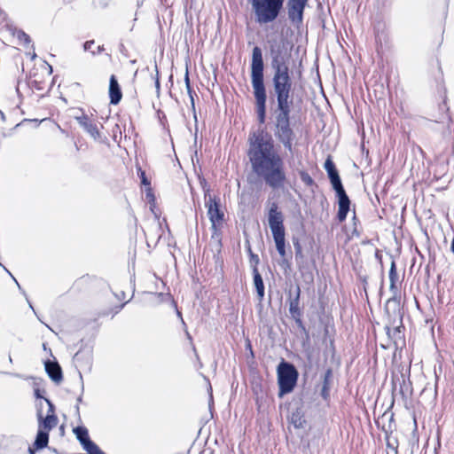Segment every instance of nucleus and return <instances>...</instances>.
<instances>
[{
    "label": "nucleus",
    "instance_id": "obj_13",
    "mask_svg": "<svg viewBox=\"0 0 454 454\" xmlns=\"http://www.w3.org/2000/svg\"><path fill=\"white\" fill-rule=\"evenodd\" d=\"M337 197L339 205L337 217L340 222H343L347 217L348 212L349 211L350 200L346 192L337 193Z\"/></svg>",
    "mask_w": 454,
    "mask_h": 454
},
{
    "label": "nucleus",
    "instance_id": "obj_39",
    "mask_svg": "<svg viewBox=\"0 0 454 454\" xmlns=\"http://www.w3.org/2000/svg\"><path fill=\"white\" fill-rule=\"evenodd\" d=\"M29 307L35 311V309H34V308H33L31 303H29Z\"/></svg>",
    "mask_w": 454,
    "mask_h": 454
},
{
    "label": "nucleus",
    "instance_id": "obj_29",
    "mask_svg": "<svg viewBox=\"0 0 454 454\" xmlns=\"http://www.w3.org/2000/svg\"><path fill=\"white\" fill-rule=\"evenodd\" d=\"M184 81H185V85H186L188 93L190 94V97L192 98V102L193 103V98H192V89H191V85H190V79H189L188 70L186 71Z\"/></svg>",
    "mask_w": 454,
    "mask_h": 454
},
{
    "label": "nucleus",
    "instance_id": "obj_43",
    "mask_svg": "<svg viewBox=\"0 0 454 454\" xmlns=\"http://www.w3.org/2000/svg\"><path fill=\"white\" fill-rule=\"evenodd\" d=\"M250 1L252 2V4L254 3V0H250Z\"/></svg>",
    "mask_w": 454,
    "mask_h": 454
},
{
    "label": "nucleus",
    "instance_id": "obj_33",
    "mask_svg": "<svg viewBox=\"0 0 454 454\" xmlns=\"http://www.w3.org/2000/svg\"><path fill=\"white\" fill-rule=\"evenodd\" d=\"M451 251L454 254V238H453V239L451 241Z\"/></svg>",
    "mask_w": 454,
    "mask_h": 454
},
{
    "label": "nucleus",
    "instance_id": "obj_3",
    "mask_svg": "<svg viewBox=\"0 0 454 454\" xmlns=\"http://www.w3.org/2000/svg\"><path fill=\"white\" fill-rule=\"evenodd\" d=\"M268 223L272 233L277 251L282 258V264H285L286 262V252L284 215L278 208V206L276 202L270 204L268 211Z\"/></svg>",
    "mask_w": 454,
    "mask_h": 454
},
{
    "label": "nucleus",
    "instance_id": "obj_36",
    "mask_svg": "<svg viewBox=\"0 0 454 454\" xmlns=\"http://www.w3.org/2000/svg\"><path fill=\"white\" fill-rule=\"evenodd\" d=\"M29 452H30V454H35V451L32 448H29Z\"/></svg>",
    "mask_w": 454,
    "mask_h": 454
},
{
    "label": "nucleus",
    "instance_id": "obj_19",
    "mask_svg": "<svg viewBox=\"0 0 454 454\" xmlns=\"http://www.w3.org/2000/svg\"><path fill=\"white\" fill-rule=\"evenodd\" d=\"M253 275H254V284L257 294L260 299H262L264 296V285H263L262 278L261 274L259 273L256 267H254L253 270Z\"/></svg>",
    "mask_w": 454,
    "mask_h": 454
},
{
    "label": "nucleus",
    "instance_id": "obj_31",
    "mask_svg": "<svg viewBox=\"0 0 454 454\" xmlns=\"http://www.w3.org/2000/svg\"><path fill=\"white\" fill-rule=\"evenodd\" d=\"M35 395L36 398H43L39 388L35 389Z\"/></svg>",
    "mask_w": 454,
    "mask_h": 454
},
{
    "label": "nucleus",
    "instance_id": "obj_42",
    "mask_svg": "<svg viewBox=\"0 0 454 454\" xmlns=\"http://www.w3.org/2000/svg\"><path fill=\"white\" fill-rule=\"evenodd\" d=\"M4 270H6L11 275V273L8 271L7 268L4 267Z\"/></svg>",
    "mask_w": 454,
    "mask_h": 454
},
{
    "label": "nucleus",
    "instance_id": "obj_21",
    "mask_svg": "<svg viewBox=\"0 0 454 454\" xmlns=\"http://www.w3.org/2000/svg\"><path fill=\"white\" fill-rule=\"evenodd\" d=\"M291 423L295 428H303L306 424V419L303 413L297 410L292 413Z\"/></svg>",
    "mask_w": 454,
    "mask_h": 454
},
{
    "label": "nucleus",
    "instance_id": "obj_41",
    "mask_svg": "<svg viewBox=\"0 0 454 454\" xmlns=\"http://www.w3.org/2000/svg\"><path fill=\"white\" fill-rule=\"evenodd\" d=\"M9 361H10V363H12V359L11 356H9Z\"/></svg>",
    "mask_w": 454,
    "mask_h": 454
},
{
    "label": "nucleus",
    "instance_id": "obj_9",
    "mask_svg": "<svg viewBox=\"0 0 454 454\" xmlns=\"http://www.w3.org/2000/svg\"><path fill=\"white\" fill-rule=\"evenodd\" d=\"M206 207H207V215L212 224V229L216 231L217 228L222 226L223 221V212L220 209L219 199L216 197H206Z\"/></svg>",
    "mask_w": 454,
    "mask_h": 454
},
{
    "label": "nucleus",
    "instance_id": "obj_22",
    "mask_svg": "<svg viewBox=\"0 0 454 454\" xmlns=\"http://www.w3.org/2000/svg\"><path fill=\"white\" fill-rule=\"evenodd\" d=\"M329 178H330L331 184L333 185V188L336 192V194L339 193V192H345V190L343 188V185L341 184V180L340 178L339 174L338 175H334V176H331Z\"/></svg>",
    "mask_w": 454,
    "mask_h": 454
},
{
    "label": "nucleus",
    "instance_id": "obj_15",
    "mask_svg": "<svg viewBox=\"0 0 454 454\" xmlns=\"http://www.w3.org/2000/svg\"><path fill=\"white\" fill-rule=\"evenodd\" d=\"M109 97L110 102L113 105H117L122 98L121 87L118 83L115 75L114 74L111 75L109 81Z\"/></svg>",
    "mask_w": 454,
    "mask_h": 454
},
{
    "label": "nucleus",
    "instance_id": "obj_18",
    "mask_svg": "<svg viewBox=\"0 0 454 454\" xmlns=\"http://www.w3.org/2000/svg\"><path fill=\"white\" fill-rule=\"evenodd\" d=\"M389 280H390V292L395 295L398 292V287L396 286V283L399 280L398 274L396 271L395 262V261H392L390 270H389Z\"/></svg>",
    "mask_w": 454,
    "mask_h": 454
},
{
    "label": "nucleus",
    "instance_id": "obj_5",
    "mask_svg": "<svg viewBox=\"0 0 454 454\" xmlns=\"http://www.w3.org/2000/svg\"><path fill=\"white\" fill-rule=\"evenodd\" d=\"M278 111L275 136L283 144L284 147L292 153L294 134L290 128L291 108H278Z\"/></svg>",
    "mask_w": 454,
    "mask_h": 454
},
{
    "label": "nucleus",
    "instance_id": "obj_37",
    "mask_svg": "<svg viewBox=\"0 0 454 454\" xmlns=\"http://www.w3.org/2000/svg\"><path fill=\"white\" fill-rule=\"evenodd\" d=\"M12 278L14 279L15 283L18 285L19 288L20 289V285L18 283V280H16L13 277H12Z\"/></svg>",
    "mask_w": 454,
    "mask_h": 454
},
{
    "label": "nucleus",
    "instance_id": "obj_11",
    "mask_svg": "<svg viewBox=\"0 0 454 454\" xmlns=\"http://www.w3.org/2000/svg\"><path fill=\"white\" fill-rule=\"evenodd\" d=\"M76 121L94 140L101 141L102 136L97 122L89 115L82 113L79 116H75Z\"/></svg>",
    "mask_w": 454,
    "mask_h": 454
},
{
    "label": "nucleus",
    "instance_id": "obj_34",
    "mask_svg": "<svg viewBox=\"0 0 454 454\" xmlns=\"http://www.w3.org/2000/svg\"><path fill=\"white\" fill-rule=\"evenodd\" d=\"M155 84H156V87H157V88H160V82H159V80H156Z\"/></svg>",
    "mask_w": 454,
    "mask_h": 454
},
{
    "label": "nucleus",
    "instance_id": "obj_8",
    "mask_svg": "<svg viewBox=\"0 0 454 454\" xmlns=\"http://www.w3.org/2000/svg\"><path fill=\"white\" fill-rule=\"evenodd\" d=\"M47 404L46 415H43L42 409L37 410L38 429L50 432L58 424V417L55 415V407L47 398H43Z\"/></svg>",
    "mask_w": 454,
    "mask_h": 454
},
{
    "label": "nucleus",
    "instance_id": "obj_16",
    "mask_svg": "<svg viewBox=\"0 0 454 454\" xmlns=\"http://www.w3.org/2000/svg\"><path fill=\"white\" fill-rule=\"evenodd\" d=\"M45 371L53 381L59 383L62 380V371L57 362H45Z\"/></svg>",
    "mask_w": 454,
    "mask_h": 454
},
{
    "label": "nucleus",
    "instance_id": "obj_7",
    "mask_svg": "<svg viewBox=\"0 0 454 454\" xmlns=\"http://www.w3.org/2000/svg\"><path fill=\"white\" fill-rule=\"evenodd\" d=\"M285 0H254L253 8L259 23H269L278 16Z\"/></svg>",
    "mask_w": 454,
    "mask_h": 454
},
{
    "label": "nucleus",
    "instance_id": "obj_28",
    "mask_svg": "<svg viewBox=\"0 0 454 454\" xmlns=\"http://www.w3.org/2000/svg\"><path fill=\"white\" fill-rule=\"evenodd\" d=\"M294 247L295 249V257L296 258L302 257L301 247L299 241L294 242Z\"/></svg>",
    "mask_w": 454,
    "mask_h": 454
},
{
    "label": "nucleus",
    "instance_id": "obj_17",
    "mask_svg": "<svg viewBox=\"0 0 454 454\" xmlns=\"http://www.w3.org/2000/svg\"><path fill=\"white\" fill-rule=\"evenodd\" d=\"M74 433L84 450L89 447V444H92L94 442L90 439L88 430L84 427H75L74 429Z\"/></svg>",
    "mask_w": 454,
    "mask_h": 454
},
{
    "label": "nucleus",
    "instance_id": "obj_6",
    "mask_svg": "<svg viewBox=\"0 0 454 454\" xmlns=\"http://www.w3.org/2000/svg\"><path fill=\"white\" fill-rule=\"evenodd\" d=\"M278 397L291 393L296 386L298 372L294 364L282 361L277 368Z\"/></svg>",
    "mask_w": 454,
    "mask_h": 454
},
{
    "label": "nucleus",
    "instance_id": "obj_2",
    "mask_svg": "<svg viewBox=\"0 0 454 454\" xmlns=\"http://www.w3.org/2000/svg\"><path fill=\"white\" fill-rule=\"evenodd\" d=\"M263 59L260 47L255 46L252 52L251 60V83L255 99V108L258 121L261 124L265 122L266 115V90L263 81Z\"/></svg>",
    "mask_w": 454,
    "mask_h": 454
},
{
    "label": "nucleus",
    "instance_id": "obj_14",
    "mask_svg": "<svg viewBox=\"0 0 454 454\" xmlns=\"http://www.w3.org/2000/svg\"><path fill=\"white\" fill-rule=\"evenodd\" d=\"M300 295H301V289L299 286L296 287V293L294 297L290 299L289 301V312L292 316V317L298 323L301 324V311L300 309Z\"/></svg>",
    "mask_w": 454,
    "mask_h": 454
},
{
    "label": "nucleus",
    "instance_id": "obj_1",
    "mask_svg": "<svg viewBox=\"0 0 454 454\" xmlns=\"http://www.w3.org/2000/svg\"><path fill=\"white\" fill-rule=\"evenodd\" d=\"M247 155L253 171L272 189L284 187L286 176L284 161L270 135L257 130L250 135Z\"/></svg>",
    "mask_w": 454,
    "mask_h": 454
},
{
    "label": "nucleus",
    "instance_id": "obj_20",
    "mask_svg": "<svg viewBox=\"0 0 454 454\" xmlns=\"http://www.w3.org/2000/svg\"><path fill=\"white\" fill-rule=\"evenodd\" d=\"M49 442V432L38 429L34 446L35 449H43Z\"/></svg>",
    "mask_w": 454,
    "mask_h": 454
},
{
    "label": "nucleus",
    "instance_id": "obj_32",
    "mask_svg": "<svg viewBox=\"0 0 454 454\" xmlns=\"http://www.w3.org/2000/svg\"><path fill=\"white\" fill-rule=\"evenodd\" d=\"M249 252H250V254H251V258H252L253 260H254V261H255V262L257 263V262H259L258 255L254 254L251 252V249H249Z\"/></svg>",
    "mask_w": 454,
    "mask_h": 454
},
{
    "label": "nucleus",
    "instance_id": "obj_40",
    "mask_svg": "<svg viewBox=\"0 0 454 454\" xmlns=\"http://www.w3.org/2000/svg\"><path fill=\"white\" fill-rule=\"evenodd\" d=\"M78 356H79V352H77V353L75 354L74 357H75V358H77V357H78Z\"/></svg>",
    "mask_w": 454,
    "mask_h": 454
},
{
    "label": "nucleus",
    "instance_id": "obj_12",
    "mask_svg": "<svg viewBox=\"0 0 454 454\" xmlns=\"http://www.w3.org/2000/svg\"><path fill=\"white\" fill-rule=\"evenodd\" d=\"M309 0H288L287 12L288 18L292 22L301 23L303 12Z\"/></svg>",
    "mask_w": 454,
    "mask_h": 454
},
{
    "label": "nucleus",
    "instance_id": "obj_4",
    "mask_svg": "<svg viewBox=\"0 0 454 454\" xmlns=\"http://www.w3.org/2000/svg\"><path fill=\"white\" fill-rule=\"evenodd\" d=\"M272 83L278 108H291L293 106V82L289 68L273 70Z\"/></svg>",
    "mask_w": 454,
    "mask_h": 454
},
{
    "label": "nucleus",
    "instance_id": "obj_24",
    "mask_svg": "<svg viewBox=\"0 0 454 454\" xmlns=\"http://www.w3.org/2000/svg\"><path fill=\"white\" fill-rule=\"evenodd\" d=\"M85 450L87 454H106L95 442L89 444Z\"/></svg>",
    "mask_w": 454,
    "mask_h": 454
},
{
    "label": "nucleus",
    "instance_id": "obj_26",
    "mask_svg": "<svg viewBox=\"0 0 454 454\" xmlns=\"http://www.w3.org/2000/svg\"><path fill=\"white\" fill-rule=\"evenodd\" d=\"M15 35L17 36V38L20 40V41H22L24 42V43L26 44H28L30 42H31V39L29 37V35L27 34H26L24 31L22 30H18L16 33H15Z\"/></svg>",
    "mask_w": 454,
    "mask_h": 454
},
{
    "label": "nucleus",
    "instance_id": "obj_27",
    "mask_svg": "<svg viewBox=\"0 0 454 454\" xmlns=\"http://www.w3.org/2000/svg\"><path fill=\"white\" fill-rule=\"evenodd\" d=\"M331 372L328 371L325 377V382L322 388V396L325 399L328 395V376L330 375Z\"/></svg>",
    "mask_w": 454,
    "mask_h": 454
},
{
    "label": "nucleus",
    "instance_id": "obj_35",
    "mask_svg": "<svg viewBox=\"0 0 454 454\" xmlns=\"http://www.w3.org/2000/svg\"><path fill=\"white\" fill-rule=\"evenodd\" d=\"M158 296H159V298H163V297L165 296V294H163L162 293H160V294H158Z\"/></svg>",
    "mask_w": 454,
    "mask_h": 454
},
{
    "label": "nucleus",
    "instance_id": "obj_23",
    "mask_svg": "<svg viewBox=\"0 0 454 454\" xmlns=\"http://www.w3.org/2000/svg\"><path fill=\"white\" fill-rule=\"evenodd\" d=\"M325 169L326 170L329 177L338 175L335 165L330 158H328L325 162Z\"/></svg>",
    "mask_w": 454,
    "mask_h": 454
},
{
    "label": "nucleus",
    "instance_id": "obj_10",
    "mask_svg": "<svg viewBox=\"0 0 454 454\" xmlns=\"http://www.w3.org/2000/svg\"><path fill=\"white\" fill-rule=\"evenodd\" d=\"M270 56L273 70L289 68L287 65L289 55L284 45H272L270 47Z\"/></svg>",
    "mask_w": 454,
    "mask_h": 454
},
{
    "label": "nucleus",
    "instance_id": "obj_30",
    "mask_svg": "<svg viewBox=\"0 0 454 454\" xmlns=\"http://www.w3.org/2000/svg\"><path fill=\"white\" fill-rule=\"evenodd\" d=\"M93 45H94V41L93 40L87 41L83 44V49H84V51H91Z\"/></svg>",
    "mask_w": 454,
    "mask_h": 454
},
{
    "label": "nucleus",
    "instance_id": "obj_25",
    "mask_svg": "<svg viewBox=\"0 0 454 454\" xmlns=\"http://www.w3.org/2000/svg\"><path fill=\"white\" fill-rule=\"evenodd\" d=\"M301 180L308 186H311L314 184L312 177L306 171H300Z\"/></svg>",
    "mask_w": 454,
    "mask_h": 454
},
{
    "label": "nucleus",
    "instance_id": "obj_38",
    "mask_svg": "<svg viewBox=\"0 0 454 454\" xmlns=\"http://www.w3.org/2000/svg\"><path fill=\"white\" fill-rule=\"evenodd\" d=\"M77 402H78V403H81V402H82V396H79V397L77 398Z\"/></svg>",
    "mask_w": 454,
    "mask_h": 454
}]
</instances>
